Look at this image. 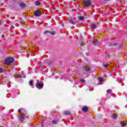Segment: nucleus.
Wrapping results in <instances>:
<instances>
[{"label": "nucleus", "instance_id": "5701e85b", "mask_svg": "<svg viewBox=\"0 0 127 127\" xmlns=\"http://www.w3.org/2000/svg\"><path fill=\"white\" fill-rule=\"evenodd\" d=\"M112 89H108L107 91V93L111 94H112Z\"/></svg>", "mask_w": 127, "mask_h": 127}, {"label": "nucleus", "instance_id": "20e7f679", "mask_svg": "<svg viewBox=\"0 0 127 127\" xmlns=\"http://www.w3.org/2000/svg\"><path fill=\"white\" fill-rule=\"evenodd\" d=\"M44 86V85L42 82H37L36 84V88H37V89H39V90L42 89Z\"/></svg>", "mask_w": 127, "mask_h": 127}, {"label": "nucleus", "instance_id": "4be33fe9", "mask_svg": "<svg viewBox=\"0 0 127 127\" xmlns=\"http://www.w3.org/2000/svg\"><path fill=\"white\" fill-rule=\"evenodd\" d=\"M98 81L100 82V83H102L104 82V79L103 78V77H100L99 78H98Z\"/></svg>", "mask_w": 127, "mask_h": 127}, {"label": "nucleus", "instance_id": "f8f14e48", "mask_svg": "<svg viewBox=\"0 0 127 127\" xmlns=\"http://www.w3.org/2000/svg\"><path fill=\"white\" fill-rule=\"evenodd\" d=\"M59 123V120H53L52 121V123L53 125H57Z\"/></svg>", "mask_w": 127, "mask_h": 127}, {"label": "nucleus", "instance_id": "f257e3e1", "mask_svg": "<svg viewBox=\"0 0 127 127\" xmlns=\"http://www.w3.org/2000/svg\"><path fill=\"white\" fill-rule=\"evenodd\" d=\"M4 62L6 65H10L11 63H13V62H14V59L12 57H8L5 59Z\"/></svg>", "mask_w": 127, "mask_h": 127}, {"label": "nucleus", "instance_id": "9d476101", "mask_svg": "<svg viewBox=\"0 0 127 127\" xmlns=\"http://www.w3.org/2000/svg\"><path fill=\"white\" fill-rule=\"evenodd\" d=\"M98 43H99V41H98V40H93L92 41V44H93V45L96 46Z\"/></svg>", "mask_w": 127, "mask_h": 127}, {"label": "nucleus", "instance_id": "a19ab883", "mask_svg": "<svg viewBox=\"0 0 127 127\" xmlns=\"http://www.w3.org/2000/svg\"><path fill=\"white\" fill-rule=\"evenodd\" d=\"M1 84H2L1 82H0V85H1Z\"/></svg>", "mask_w": 127, "mask_h": 127}, {"label": "nucleus", "instance_id": "4468645a", "mask_svg": "<svg viewBox=\"0 0 127 127\" xmlns=\"http://www.w3.org/2000/svg\"><path fill=\"white\" fill-rule=\"evenodd\" d=\"M78 18L79 20L83 21V20H84V19H85V17H84L83 16H78Z\"/></svg>", "mask_w": 127, "mask_h": 127}, {"label": "nucleus", "instance_id": "cd10ccee", "mask_svg": "<svg viewBox=\"0 0 127 127\" xmlns=\"http://www.w3.org/2000/svg\"><path fill=\"white\" fill-rule=\"evenodd\" d=\"M103 67H104V68H107V67H108V64H103Z\"/></svg>", "mask_w": 127, "mask_h": 127}, {"label": "nucleus", "instance_id": "7c9ffc66", "mask_svg": "<svg viewBox=\"0 0 127 127\" xmlns=\"http://www.w3.org/2000/svg\"><path fill=\"white\" fill-rule=\"evenodd\" d=\"M18 78H19V79H21V78H22V76H21V75L18 74Z\"/></svg>", "mask_w": 127, "mask_h": 127}, {"label": "nucleus", "instance_id": "f3484780", "mask_svg": "<svg viewBox=\"0 0 127 127\" xmlns=\"http://www.w3.org/2000/svg\"><path fill=\"white\" fill-rule=\"evenodd\" d=\"M105 102H106L105 99H101L100 101V105H104V104H105Z\"/></svg>", "mask_w": 127, "mask_h": 127}, {"label": "nucleus", "instance_id": "4c0bfd02", "mask_svg": "<svg viewBox=\"0 0 127 127\" xmlns=\"http://www.w3.org/2000/svg\"><path fill=\"white\" fill-rule=\"evenodd\" d=\"M8 23H9V24H11V22L9 20H8Z\"/></svg>", "mask_w": 127, "mask_h": 127}, {"label": "nucleus", "instance_id": "dca6fc26", "mask_svg": "<svg viewBox=\"0 0 127 127\" xmlns=\"http://www.w3.org/2000/svg\"><path fill=\"white\" fill-rule=\"evenodd\" d=\"M53 63H54V60H50V61H49L47 64V65H51V64H53Z\"/></svg>", "mask_w": 127, "mask_h": 127}, {"label": "nucleus", "instance_id": "ddd939ff", "mask_svg": "<svg viewBox=\"0 0 127 127\" xmlns=\"http://www.w3.org/2000/svg\"><path fill=\"white\" fill-rule=\"evenodd\" d=\"M112 118L113 120H116L117 119V118H118V115H117V114H113Z\"/></svg>", "mask_w": 127, "mask_h": 127}, {"label": "nucleus", "instance_id": "2f4dec72", "mask_svg": "<svg viewBox=\"0 0 127 127\" xmlns=\"http://www.w3.org/2000/svg\"><path fill=\"white\" fill-rule=\"evenodd\" d=\"M22 110H23V108L19 109L18 110V113H20V112H21V111H22Z\"/></svg>", "mask_w": 127, "mask_h": 127}, {"label": "nucleus", "instance_id": "0eeeda50", "mask_svg": "<svg viewBox=\"0 0 127 127\" xmlns=\"http://www.w3.org/2000/svg\"><path fill=\"white\" fill-rule=\"evenodd\" d=\"M82 112H84L87 113L88 111H89V108H88V106H83L82 108Z\"/></svg>", "mask_w": 127, "mask_h": 127}, {"label": "nucleus", "instance_id": "58836bf2", "mask_svg": "<svg viewBox=\"0 0 127 127\" xmlns=\"http://www.w3.org/2000/svg\"><path fill=\"white\" fill-rule=\"evenodd\" d=\"M62 25L63 26H64V23H62Z\"/></svg>", "mask_w": 127, "mask_h": 127}, {"label": "nucleus", "instance_id": "393cba45", "mask_svg": "<svg viewBox=\"0 0 127 127\" xmlns=\"http://www.w3.org/2000/svg\"><path fill=\"white\" fill-rule=\"evenodd\" d=\"M20 0H12L13 2H14V3H19V1Z\"/></svg>", "mask_w": 127, "mask_h": 127}, {"label": "nucleus", "instance_id": "6e6552de", "mask_svg": "<svg viewBox=\"0 0 127 127\" xmlns=\"http://www.w3.org/2000/svg\"><path fill=\"white\" fill-rule=\"evenodd\" d=\"M64 116H71V112L67 110L64 112Z\"/></svg>", "mask_w": 127, "mask_h": 127}, {"label": "nucleus", "instance_id": "9b49d317", "mask_svg": "<svg viewBox=\"0 0 127 127\" xmlns=\"http://www.w3.org/2000/svg\"><path fill=\"white\" fill-rule=\"evenodd\" d=\"M90 27H91L92 29H96V28H97V25L95 23L92 24L90 25Z\"/></svg>", "mask_w": 127, "mask_h": 127}, {"label": "nucleus", "instance_id": "c756f323", "mask_svg": "<svg viewBox=\"0 0 127 127\" xmlns=\"http://www.w3.org/2000/svg\"><path fill=\"white\" fill-rule=\"evenodd\" d=\"M13 8H14V9H15L16 10H17V9H18V8H17V6H13Z\"/></svg>", "mask_w": 127, "mask_h": 127}, {"label": "nucleus", "instance_id": "6ab92c4d", "mask_svg": "<svg viewBox=\"0 0 127 127\" xmlns=\"http://www.w3.org/2000/svg\"><path fill=\"white\" fill-rule=\"evenodd\" d=\"M118 45V43H111L109 44V46H117Z\"/></svg>", "mask_w": 127, "mask_h": 127}, {"label": "nucleus", "instance_id": "f704fd0d", "mask_svg": "<svg viewBox=\"0 0 127 127\" xmlns=\"http://www.w3.org/2000/svg\"><path fill=\"white\" fill-rule=\"evenodd\" d=\"M19 49H20V50H21V51H20V52H21V53H22V52H23V51H22V50L21 49V48H19Z\"/></svg>", "mask_w": 127, "mask_h": 127}, {"label": "nucleus", "instance_id": "c85d7f7f", "mask_svg": "<svg viewBox=\"0 0 127 127\" xmlns=\"http://www.w3.org/2000/svg\"><path fill=\"white\" fill-rule=\"evenodd\" d=\"M3 72V68L0 67V73H2Z\"/></svg>", "mask_w": 127, "mask_h": 127}, {"label": "nucleus", "instance_id": "aec40b11", "mask_svg": "<svg viewBox=\"0 0 127 127\" xmlns=\"http://www.w3.org/2000/svg\"><path fill=\"white\" fill-rule=\"evenodd\" d=\"M29 85L30 86H33V80H30L29 82Z\"/></svg>", "mask_w": 127, "mask_h": 127}, {"label": "nucleus", "instance_id": "72a5a7b5", "mask_svg": "<svg viewBox=\"0 0 127 127\" xmlns=\"http://www.w3.org/2000/svg\"><path fill=\"white\" fill-rule=\"evenodd\" d=\"M51 34L52 35H55V33L54 32H52L51 33Z\"/></svg>", "mask_w": 127, "mask_h": 127}, {"label": "nucleus", "instance_id": "79ce46f5", "mask_svg": "<svg viewBox=\"0 0 127 127\" xmlns=\"http://www.w3.org/2000/svg\"><path fill=\"white\" fill-rule=\"evenodd\" d=\"M121 45H123V44H121Z\"/></svg>", "mask_w": 127, "mask_h": 127}, {"label": "nucleus", "instance_id": "423d86ee", "mask_svg": "<svg viewBox=\"0 0 127 127\" xmlns=\"http://www.w3.org/2000/svg\"><path fill=\"white\" fill-rule=\"evenodd\" d=\"M34 14L35 16H36L37 17L41 16V14H42L41 11L37 9L36 11H35Z\"/></svg>", "mask_w": 127, "mask_h": 127}, {"label": "nucleus", "instance_id": "39448f33", "mask_svg": "<svg viewBox=\"0 0 127 127\" xmlns=\"http://www.w3.org/2000/svg\"><path fill=\"white\" fill-rule=\"evenodd\" d=\"M85 6H91L92 1L91 0H83Z\"/></svg>", "mask_w": 127, "mask_h": 127}, {"label": "nucleus", "instance_id": "2eb2a0df", "mask_svg": "<svg viewBox=\"0 0 127 127\" xmlns=\"http://www.w3.org/2000/svg\"><path fill=\"white\" fill-rule=\"evenodd\" d=\"M40 4H41V2H40V1H35V5H37V6H39L40 5Z\"/></svg>", "mask_w": 127, "mask_h": 127}, {"label": "nucleus", "instance_id": "473e14b6", "mask_svg": "<svg viewBox=\"0 0 127 127\" xmlns=\"http://www.w3.org/2000/svg\"><path fill=\"white\" fill-rule=\"evenodd\" d=\"M20 24H23V21L20 20L19 22Z\"/></svg>", "mask_w": 127, "mask_h": 127}, {"label": "nucleus", "instance_id": "412c9836", "mask_svg": "<svg viewBox=\"0 0 127 127\" xmlns=\"http://www.w3.org/2000/svg\"><path fill=\"white\" fill-rule=\"evenodd\" d=\"M69 23H71V24H73V25H74V24H75V23H74V21H73V20L72 19H69Z\"/></svg>", "mask_w": 127, "mask_h": 127}, {"label": "nucleus", "instance_id": "c9c22d12", "mask_svg": "<svg viewBox=\"0 0 127 127\" xmlns=\"http://www.w3.org/2000/svg\"><path fill=\"white\" fill-rule=\"evenodd\" d=\"M7 87L8 88H10V87H11V85L10 84H8Z\"/></svg>", "mask_w": 127, "mask_h": 127}, {"label": "nucleus", "instance_id": "e433bc0d", "mask_svg": "<svg viewBox=\"0 0 127 127\" xmlns=\"http://www.w3.org/2000/svg\"><path fill=\"white\" fill-rule=\"evenodd\" d=\"M80 46H84V43H82L80 44Z\"/></svg>", "mask_w": 127, "mask_h": 127}, {"label": "nucleus", "instance_id": "b1692460", "mask_svg": "<svg viewBox=\"0 0 127 127\" xmlns=\"http://www.w3.org/2000/svg\"><path fill=\"white\" fill-rule=\"evenodd\" d=\"M44 122H45V120L43 119L41 123V127H44V125L43 124L44 123Z\"/></svg>", "mask_w": 127, "mask_h": 127}, {"label": "nucleus", "instance_id": "f03ea898", "mask_svg": "<svg viewBox=\"0 0 127 127\" xmlns=\"http://www.w3.org/2000/svg\"><path fill=\"white\" fill-rule=\"evenodd\" d=\"M26 118V116H25V114L23 113H21V115L19 114V118H18L19 121H20L21 122H23V121L25 120Z\"/></svg>", "mask_w": 127, "mask_h": 127}, {"label": "nucleus", "instance_id": "a878e982", "mask_svg": "<svg viewBox=\"0 0 127 127\" xmlns=\"http://www.w3.org/2000/svg\"><path fill=\"white\" fill-rule=\"evenodd\" d=\"M80 82L81 83H85V82H86V80H85V79H84L83 78H81V79H80Z\"/></svg>", "mask_w": 127, "mask_h": 127}, {"label": "nucleus", "instance_id": "1a4fd4ad", "mask_svg": "<svg viewBox=\"0 0 127 127\" xmlns=\"http://www.w3.org/2000/svg\"><path fill=\"white\" fill-rule=\"evenodd\" d=\"M85 71L87 72V73H90V71H91V68L89 66H85Z\"/></svg>", "mask_w": 127, "mask_h": 127}, {"label": "nucleus", "instance_id": "ea45409f", "mask_svg": "<svg viewBox=\"0 0 127 127\" xmlns=\"http://www.w3.org/2000/svg\"><path fill=\"white\" fill-rule=\"evenodd\" d=\"M1 24V21L0 20V25Z\"/></svg>", "mask_w": 127, "mask_h": 127}, {"label": "nucleus", "instance_id": "bb28decb", "mask_svg": "<svg viewBox=\"0 0 127 127\" xmlns=\"http://www.w3.org/2000/svg\"><path fill=\"white\" fill-rule=\"evenodd\" d=\"M47 33H50V31H45V32H44V34H47Z\"/></svg>", "mask_w": 127, "mask_h": 127}, {"label": "nucleus", "instance_id": "a211bd4d", "mask_svg": "<svg viewBox=\"0 0 127 127\" xmlns=\"http://www.w3.org/2000/svg\"><path fill=\"white\" fill-rule=\"evenodd\" d=\"M120 124L122 127H126L127 126V124H126L124 121H122Z\"/></svg>", "mask_w": 127, "mask_h": 127}, {"label": "nucleus", "instance_id": "7ed1b4c3", "mask_svg": "<svg viewBox=\"0 0 127 127\" xmlns=\"http://www.w3.org/2000/svg\"><path fill=\"white\" fill-rule=\"evenodd\" d=\"M18 4L19 7H20V8H25V7H26V4L22 2L21 0L19 1V3H18Z\"/></svg>", "mask_w": 127, "mask_h": 127}]
</instances>
